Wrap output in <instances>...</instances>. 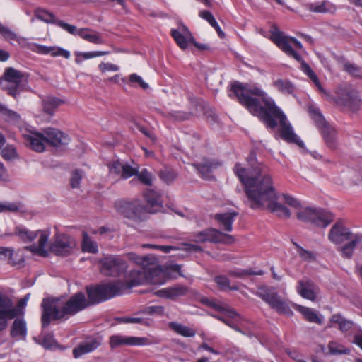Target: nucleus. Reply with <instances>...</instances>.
<instances>
[{
  "mask_svg": "<svg viewBox=\"0 0 362 362\" xmlns=\"http://www.w3.org/2000/svg\"><path fill=\"white\" fill-rule=\"evenodd\" d=\"M136 281H131L128 286L121 281H115L95 286H87L88 298L83 292L72 295L69 299L64 297H48L42 299L41 303V322L43 328L49 325L52 320H66L83 310L90 305L107 300L121 295L123 290L136 286Z\"/></svg>",
  "mask_w": 362,
  "mask_h": 362,
  "instance_id": "1",
  "label": "nucleus"
},
{
  "mask_svg": "<svg viewBox=\"0 0 362 362\" xmlns=\"http://www.w3.org/2000/svg\"><path fill=\"white\" fill-rule=\"evenodd\" d=\"M228 96L238 101L255 116H257L267 128L275 129L279 120V134L281 139L289 144H295L304 148V143L295 134L286 116L278 107L274 100L257 86L246 87L235 81L231 84Z\"/></svg>",
  "mask_w": 362,
  "mask_h": 362,
  "instance_id": "2",
  "label": "nucleus"
},
{
  "mask_svg": "<svg viewBox=\"0 0 362 362\" xmlns=\"http://www.w3.org/2000/svg\"><path fill=\"white\" fill-rule=\"evenodd\" d=\"M247 160L250 166L248 171L240 163H236L234 171L245 186L250 206L253 209L267 208L276 212L279 217L290 218V210L277 202L278 197L269 167L257 162L253 152L250 153Z\"/></svg>",
  "mask_w": 362,
  "mask_h": 362,
  "instance_id": "3",
  "label": "nucleus"
},
{
  "mask_svg": "<svg viewBox=\"0 0 362 362\" xmlns=\"http://www.w3.org/2000/svg\"><path fill=\"white\" fill-rule=\"evenodd\" d=\"M27 83L24 74L13 67L6 68L4 71L0 84L3 89L8 91V94L17 98L20 92Z\"/></svg>",
  "mask_w": 362,
  "mask_h": 362,
  "instance_id": "4",
  "label": "nucleus"
},
{
  "mask_svg": "<svg viewBox=\"0 0 362 362\" xmlns=\"http://www.w3.org/2000/svg\"><path fill=\"white\" fill-rule=\"evenodd\" d=\"M298 220L317 227L326 228L334 220L332 213L321 208L307 207L297 213Z\"/></svg>",
  "mask_w": 362,
  "mask_h": 362,
  "instance_id": "5",
  "label": "nucleus"
},
{
  "mask_svg": "<svg viewBox=\"0 0 362 362\" xmlns=\"http://www.w3.org/2000/svg\"><path fill=\"white\" fill-rule=\"evenodd\" d=\"M115 208L120 215L135 222L146 219L143 204L139 199L118 200L115 203Z\"/></svg>",
  "mask_w": 362,
  "mask_h": 362,
  "instance_id": "6",
  "label": "nucleus"
},
{
  "mask_svg": "<svg viewBox=\"0 0 362 362\" xmlns=\"http://www.w3.org/2000/svg\"><path fill=\"white\" fill-rule=\"evenodd\" d=\"M256 295L277 313L287 315L293 314V311L288 304L274 291L273 288L266 286H259L257 288Z\"/></svg>",
  "mask_w": 362,
  "mask_h": 362,
  "instance_id": "7",
  "label": "nucleus"
},
{
  "mask_svg": "<svg viewBox=\"0 0 362 362\" xmlns=\"http://www.w3.org/2000/svg\"><path fill=\"white\" fill-rule=\"evenodd\" d=\"M100 272L107 276H120L127 269L128 265L122 257L107 255L99 261Z\"/></svg>",
  "mask_w": 362,
  "mask_h": 362,
  "instance_id": "8",
  "label": "nucleus"
},
{
  "mask_svg": "<svg viewBox=\"0 0 362 362\" xmlns=\"http://www.w3.org/2000/svg\"><path fill=\"white\" fill-rule=\"evenodd\" d=\"M308 111L312 118L315 121L316 125L320 130L327 146L330 148H336L334 129L330 127L325 121L318 108L310 107Z\"/></svg>",
  "mask_w": 362,
  "mask_h": 362,
  "instance_id": "9",
  "label": "nucleus"
},
{
  "mask_svg": "<svg viewBox=\"0 0 362 362\" xmlns=\"http://www.w3.org/2000/svg\"><path fill=\"white\" fill-rule=\"evenodd\" d=\"M269 38L284 52L300 62L302 64V61H304L302 57L296 52L288 43V37L279 29L276 28L274 25L269 31Z\"/></svg>",
  "mask_w": 362,
  "mask_h": 362,
  "instance_id": "10",
  "label": "nucleus"
},
{
  "mask_svg": "<svg viewBox=\"0 0 362 362\" xmlns=\"http://www.w3.org/2000/svg\"><path fill=\"white\" fill-rule=\"evenodd\" d=\"M336 102L338 105L349 107L353 111L358 110L361 99L358 91L350 86L340 88L337 90Z\"/></svg>",
  "mask_w": 362,
  "mask_h": 362,
  "instance_id": "11",
  "label": "nucleus"
},
{
  "mask_svg": "<svg viewBox=\"0 0 362 362\" xmlns=\"http://www.w3.org/2000/svg\"><path fill=\"white\" fill-rule=\"evenodd\" d=\"M193 237L196 243H232L234 242V238L232 235L225 234L212 228L194 233Z\"/></svg>",
  "mask_w": 362,
  "mask_h": 362,
  "instance_id": "12",
  "label": "nucleus"
},
{
  "mask_svg": "<svg viewBox=\"0 0 362 362\" xmlns=\"http://www.w3.org/2000/svg\"><path fill=\"white\" fill-rule=\"evenodd\" d=\"M75 243L70 236L65 234H57L53 243L50 244L49 250L57 256L69 255Z\"/></svg>",
  "mask_w": 362,
  "mask_h": 362,
  "instance_id": "13",
  "label": "nucleus"
},
{
  "mask_svg": "<svg viewBox=\"0 0 362 362\" xmlns=\"http://www.w3.org/2000/svg\"><path fill=\"white\" fill-rule=\"evenodd\" d=\"M16 311L12 309L11 299L0 293V332L7 328L8 320L16 317Z\"/></svg>",
  "mask_w": 362,
  "mask_h": 362,
  "instance_id": "14",
  "label": "nucleus"
},
{
  "mask_svg": "<svg viewBox=\"0 0 362 362\" xmlns=\"http://www.w3.org/2000/svg\"><path fill=\"white\" fill-rule=\"evenodd\" d=\"M22 136L27 146L35 151L43 152L45 149V135L42 132L31 131L27 129H21Z\"/></svg>",
  "mask_w": 362,
  "mask_h": 362,
  "instance_id": "15",
  "label": "nucleus"
},
{
  "mask_svg": "<svg viewBox=\"0 0 362 362\" xmlns=\"http://www.w3.org/2000/svg\"><path fill=\"white\" fill-rule=\"evenodd\" d=\"M296 290L301 297L313 302L317 300L320 293L317 285L308 279L298 281Z\"/></svg>",
  "mask_w": 362,
  "mask_h": 362,
  "instance_id": "16",
  "label": "nucleus"
},
{
  "mask_svg": "<svg viewBox=\"0 0 362 362\" xmlns=\"http://www.w3.org/2000/svg\"><path fill=\"white\" fill-rule=\"evenodd\" d=\"M42 131L45 135L46 144L56 148L66 146L71 140L68 134L55 128L48 127Z\"/></svg>",
  "mask_w": 362,
  "mask_h": 362,
  "instance_id": "17",
  "label": "nucleus"
},
{
  "mask_svg": "<svg viewBox=\"0 0 362 362\" xmlns=\"http://www.w3.org/2000/svg\"><path fill=\"white\" fill-rule=\"evenodd\" d=\"M110 346L112 349L122 346H142L148 344L146 337H126L119 334L112 335L109 339Z\"/></svg>",
  "mask_w": 362,
  "mask_h": 362,
  "instance_id": "18",
  "label": "nucleus"
},
{
  "mask_svg": "<svg viewBox=\"0 0 362 362\" xmlns=\"http://www.w3.org/2000/svg\"><path fill=\"white\" fill-rule=\"evenodd\" d=\"M144 197L146 204H143V207L146 216L148 214H155L161 209L162 200L158 192L151 189H147L144 192Z\"/></svg>",
  "mask_w": 362,
  "mask_h": 362,
  "instance_id": "19",
  "label": "nucleus"
},
{
  "mask_svg": "<svg viewBox=\"0 0 362 362\" xmlns=\"http://www.w3.org/2000/svg\"><path fill=\"white\" fill-rule=\"evenodd\" d=\"M170 35L177 45L182 50L187 49L193 38L192 33L184 24H181L176 29H172Z\"/></svg>",
  "mask_w": 362,
  "mask_h": 362,
  "instance_id": "20",
  "label": "nucleus"
},
{
  "mask_svg": "<svg viewBox=\"0 0 362 362\" xmlns=\"http://www.w3.org/2000/svg\"><path fill=\"white\" fill-rule=\"evenodd\" d=\"M221 165V163L216 159L204 158L200 163H193V166L198 170L201 177L205 180H213L214 177L212 172Z\"/></svg>",
  "mask_w": 362,
  "mask_h": 362,
  "instance_id": "21",
  "label": "nucleus"
},
{
  "mask_svg": "<svg viewBox=\"0 0 362 362\" xmlns=\"http://www.w3.org/2000/svg\"><path fill=\"white\" fill-rule=\"evenodd\" d=\"M353 234L346 229L341 222L334 223L328 235L329 240L335 244H341L353 238Z\"/></svg>",
  "mask_w": 362,
  "mask_h": 362,
  "instance_id": "22",
  "label": "nucleus"
},
{
  "mask_svg": "<svg viewBox=\"0 0 362 362\" xmlns=\"http://www.w3.org/2000/svg\"><path fill=\"white\" fill-rule=\"evenodd\" d=\"M40 238L38 240V244H33L30 246L25 247V250L32 252L34 254H37L41 257H47L48 251L45 249V246L47 244L49 233L48 231L37 230Z\"/></svg>",
  "mask_w": 362,
  "mask_h": 362,
  "instance_id": "23",
  "label": "nucleus"
},
{
  "mask_svg": "<svg viewBox=\"0 0 362 362\" xmlns=\"http://www.w3.org/2000/svg\"><path fill=\"white\" fill-rule=\"evenodd\" d=\"M187 287L182 285H175L157 291V295L160 297H164L175 300L178 297L183 296L187 293Z\"/></svg>",
  "mask_w": 362,
  "mask_h": 362,
  "instance_id": "24",
  "label": "nucleus"
},
{
  "mask_svg": "<svg viewBox=\"0 0 362 362\" xmlns=\"http://www.w3.org/2000/svg\"><path fill=\"white\" fill-rule=\"evenodd\" d=\"M238 216V213L233 211L223 214H216L214 216V219L218 222L224 230L230 232L233 230V223Z\"/></svg>",
  "mask_w": 362,
  "mask_h": 362,
  "instance_id": "25",
  "label": "nucleus"
},
{
  "mask_svg": "<svg viewBox=\"0 0 362 362\" xmlns=\"http://www.w3.org/2000/svg\"><path fill=\"white\" fill-rule=\"evenodd\" d=\"M13 322L10 335L13 338H20L25 339L27 335V324L23 318L15 317Z\"/></svg>",
  "mask_w": 362,
  "mask_h": 362,
  "instance_id": "26",
  "label": "nucleus"
},
{
  "mask_svg": "<svg viewBox=\"0 0 362 362\" xmlns=\"http://www.w3.org/2000/svg\"><path fill=\"white\" fill-rule=\"evenodd\" d=\"M349 240V243L338 249L341 256L346 259H351L352 257L356 245L362 241V237L358 234H355L353 235V238Z\"/></svg>",
  "mask_w": 362,
  "mask_h": 362,
  "instance_id": "27",
  "label": "nucleus"
},
{
  "mask_svg": "<svg viewBox=\"0 0 362 362\" xmlns=\"http://www.w3.org/2000/svg\"><path fill=\"white\" fill-rule=\"evenodd\" d=\"M64 102L62 99L53 97L47 96L42 100L43 110L45 113L50 116H53L55 113L56 110Z\"/></svg>",
  "mask_w": 362,
  "mask_h": 362,
  "instance_id": "28",
  "label": "nucleus"
},
{
  "mask_svg": "<svg viewBox=\"0 0 362 362\" xmlns=\"http://www.w3.org/2000/svg\"><path fill=\"white\" fill-rule=\"evenodd\" d=\"M35 50L39 54H50L52 57L62 56L66 59H69L70 57V52L61 47H47L38 45H36Z\"/></svg>",
  "mask_w": 362,
  "mask_h": 362,
  "instance_id": "29",
  "label": "nucleus"
},
{
  "mask_svg": "<svg viewBox=\"0 0 362 362\" xmlns=\"http://www.w3.org/2000/svg\"><path fill=\"white\" fill-rule=\"evenodd\" d=\"M329 322L332 324H337L339 325V329L343 332L350 330L354 325L352 321L346 319L341 314L333 315L329 320Z\"/></svg>",
  "mask_w": 362,
  "mask_h": 362,
  "instance_id": "30",
  "label": "nucleus"
},
{
  "mask_svg": "<svg viewBox=\"0 0 362 362\" xmlns=\"http://www.w3.org/2000/svg\"><path fill=\"white\" fill-rule=\"evenodd\" d=\"M168 327L178 334L185 337H192L196 334L193 329L176 322H169Z\"/></svg>",
  "mask_w": 362,
  "mask_h": 362,
  "instance_id": "31",
  "label": "nucleus"
},
{
  "mask_svg": "<svg viewBox=\"0 0 362 362\" xmlns=\"http://www.w3.org/2000/svg\"><path fill=\"white\" fill-rule=\"evenodd\" d=\"M273 86L284 94H292L295 90L294 85L287 79H277L273 81Z\"/></svg>",
  "mask_w": 362,
  "mask_h": 362,
  "instance_id": "32",
  "label": "nucleus"
},
{
  "mask_svg": "<svg viewBox=\"0 0 362 362\" xmlns=\"http://www.w3.org/2000/svg\"><path fill=\"white\" fill-rule=\"evenodd\" d=\"M299 311L303 315L305 319L310 322H314L317 325H322V317H320L317 313L312 308L300 306Z\"/></svg>",
  "mask_w": 362,
  "mask_h": 362,
  "instance_id": "33",
  "label": "nucleus"
},
{
  "mask_svg": "<svg viewBox=\"0 0 362 362\" xmlns=\"http://www.w3.org/2000/svg\"><path fill=\"white\" fill-rule=\"evenodd\" d=\"M79 36L83 39L95 44H103V40L101 35L96 31L89 29H82L79 31Z\"/></svg>",
  "mask_w": 362,
  "mask_h": 362,
  "instance_id": "34",
  "label": "nucleus"
},
{
  "mask_svg": "<svg viewBox=\"0 0 362 362\" xmlns=\"http://www.w3.org/2000/svg\"><path fill=\"white\" fill-rule=\"evenodd\" d=\"M81 248L83 252L91 254H96L98 252L97 243L92 240L86 232H83Z\"/></svg>",
  "mask_w": 362,
  "mask_h": 362,
  "instance_id": "35",
  "label": "nucleus"
},
{
  "mask_svg": "<svg viewBox=\"0 0 362 362\" xmlns=\"http://www.w3.org/2000/svg\"><path fill=\"white\" fill-rule=\"evenodd\" d=\"M35 17L45 23H64L61 20H56L54 15L43 8H37L35 11Z\"/></svg>",
  "mask_w": 362,
  "mask_h": 362,
  "instance_id": "36",
  "label": "nucleus"
},
{
  "mask_svg": "<svg viewBox=\"0 0 362 362\" xmlns=\"http://www.w3.org/2000/svg\"><path fill=\"white\" fill-rule=\"evenodd\" d=\"M16 234L24 242H32L38 236V232L30 231L25 228L17 227Z\"/></svg>",
  "mask_w": 362,
  "mask_h": 362,
  "instance_id": "37",
  "label": "nucleus"
},
{
  "mask_svg": "<svg viewBox=\"0 0 362 362\" xmlns=\"http://www.w3.org/2000/svg\"><path fill=\"white\" fill-rule=\"evenodd\" d=\"M264 274V272L262 270L259 271H253L252 269H237L235 270H232L229 272V275L233 277L243 279L249 276L252 275H258L261 276Z\"/></svg>",
  "mask_w": 362,
  "mask_h": 362,
  "instance_id": "38",
  "label": "nucleus"
},
{
  "mask_svg": "<svg viewBox=\"0 0 362 362\" xmlns=\"http://www.w3.org/2000/svg\"><path fill=\"white\" fill-rule=\"evenodd\" d=\"M329 353L332 355L349 354L350 349L343 345L332 341L328 344Z\"/></svg>",
  "mask_w": 362,
  "mask_h": 362,
  "instance_id": "39",
  "label": "nucleus"
},
{
  "mask_svg": "<svg viewBox=\"0 0 362 362\" xmlns=\"http://www.w3.org/2000/svg\"><path fill=\"white\" fill-rule=\"evenodd\" d=\"M117 321L122 323H137L146 327H151L153 323L151 319L141 317H119L117 319Z\"/></svg>",
  "mask_w": 362,
  "mask_h": 362,
  "instance_id": "40",
  "label": "nucleus"
},
{
  "mask_svg": "<svg viewBox=\"0 0 362 362\" xmlns=\"http://www.w3.org/2000/svg\"><path fill=\"white\" fill-rule=\"evenodd\" d=\"M0 114L5 117L9 122H18L20 119V115L8 109L4 105L0 103Z\"/></svg>",
  "mask_w": 362,
  "mask_h": 362,
  "instance_id": "41",
  "label": "nucleus"
},
{
  "mask_svg": "<svg viewBox=\"0 0 362 362\" xmlns=\"http://www.w3.org/2000/svg\"><path fill=\"white\" fill-rule=\"evenodd\" d=\"M343 69L352 76L361 77L362 71L361 69L354 64L349 62H345L343 65Z\"/></svg>",
  "mask_w": 362,
  "mask_h": 362,
  "instance_id": "42",
  "label": "nucleus"
},
{
  "mask_svg": "<svg viewBox=\"0 0 362 362\" xmlns=\"http://www.w3.org/2000/svg\"><path fill=\"white\" fill-rule=\"evenodd\" d=\"M293 244L295 245L297 252L300 257L301 259L305 261H312L315 259V255L313 252L311 251L307 250L304 248H303L298 243L293 242Z\"/></svg>",
  "mask_w": 362,
  "mask_h": 362,
  "instance_id": "43",
  "label": "nucleus"
},
{
  "mask_svg": "<svg viewBox=\"0 0 362 362\" xmlns=\"http://www.w3.org/2000/svg\"><path fill=\"white\" fill-rule=\"evenodd\" d=\"M21 208V205L16 202H0V213L17 212Z\"/></svg>",
  "mask_w": 362,
  "mask_h": 362,
  "instance_id": "44",
  "label": "nucleus"
},
{
  "mask_svg": "<svg viewBox=\"0 0 362 362\" xmlns=\"http://www.w3.org/2000/svg\"><path fill=\"white\" fill-rule=\"evenodd\" d=\"M159 177L164 182L169 185L175 180L177 175L173 170L164 169L159 172Z\"/></svg>",
  "mask_w": 362,
  "mask_h": 362,
  "instance_id": "45",
  "label": "nucleus"
},
{
  "mask_svg": "<svg viewBox=\"0 0 362 362\" xmlns=\"http://www.w3.org/2000/svg\"><path fill=\"white\" fill-rule=\"evenodd\" d=\"M30 293L26 294L23 298H21L16 305V307H13V304L12 303V309H16L17 311L16 312V317H20L24 315V308L27 305V303L30 298Z\"/></svg>",
  "mask_w": 362,
  "mask_h": 362,
  "instance_id": "46",
  "label": "nucleus"
},
{
  "mask_svg": "<svg viewBox=\"0 0 362 362\" xmlns=\"http://www.w3.org/2000/svg\"><path fill=\"white\" fill-rule=\"evenodd\" d=\"M136 176L138 177V180L143 184L147 186L152 185V175L146 169H144L141 172L138 171V173L136 174Z\"/></svg>",
  "mask_w": 362,
  "mask_h": 362,
  "instance_id": "47",
  "label": "nucleus"
},
{
  "mask_svg": "<svg viewBox=\"0 0 362 362\" xmlns=\"http://www.w3.org/2000/svg\"><path fill=\"white\" fill-rule=\"evenodd\" d=\"M129 258L136 264H141L144 267L151 264L153 260V257L145 256L143 257H139L134 253L129 254Z\"/></svg>",
  "mask_w": 362,
  "mask_h": 362,
  "instance_id": "48",
  "label": "nucleus"
},
{
  "mask_svg": "<svg viewBox=\"0 0 362 362\" xmlns=\"http://www.w3.org/2000/svg\"><path fill=\"white\" fill-rule=\"evenodd\" d=\"M0 34L6 40L18 41V35L6 26L2 25H0Z\"/></svg>",
  "mask_w": 362,
  "mask_h": 362,
  "instance_id": "49",
  "label": "nucleus"
},
{
  "mask_svg": "<svg viewBox=\"0 0 362 362\" xmlns=\"http://www.w3.org/2000/svg\"><path fill=\"white\" fill-rule=\"evenodd\" d=\"M168 116L175 121L182 122L189 119L192 114L182 111H173L168 113Z\"/></svg>",
  "mask_w": 362,
  "mask_h": 362,
  "instance_id": "50",
  "label": "nucleus"
},
{
  "mask_svg": "<svg viewBox=\"0 0 362 362\" xmlns=\"http://www.w3.org/2000/svg\"><path fill=\"white\" fill-rule=\"evenodd\" d=\"M138 173V167H132L128 163H124L121 177L127 179Z\"/></svg>",
  "mask_w": 362,
  "mask_h": 362,
  "instance_id": "51",
  "label": "nucleus"
},
{
  "mask_svg": "<svg viewBox=\"0 0 362 362\" xmlns=\"http://www.w3.org/2000/svg\"><path fill=\"white\" fill-rule=\"evenodd\" d=\"M214 280L221 290H225L226 288H229L230 290H237V287H230V281L225 276H217L215 277Z\"/></svg>",
  "mask_w": 362,
  "mask_h": 362,
  "instance_id": "52",
  "label": "nucleus"
},
{
  "mask_svg": "<svg viewBox=\"0 0 362 362\" xmlns=\"http://www.w3.org/2000/svg\"><path fill=\"white\" fill-rule=\"evenodd\" d=\"M90 352H91V351L88 349L85 342H82L73 349V356L75 358H78L82 355Z\"/></svg>",
  "mask_w": 362,
  "mask_h": 362,
  "instance_id": "53",
  "label": "nucleus"
},
{
  "mask_svg": "<svg viewBox=\"0 0 362 362\" xmlns=\"http://www.w3.org/2000/svg\"><path fill=\"white\" fill-rule=\"evenodd\" d=\"M165 308L160 305H151L146 307L144 309L141 313L148 315H154L157 314L159 315H163L164 314Z\"/></svg>",
  "mask_w": 362,
  "mask_h": 362,
  "instance_id": "54",
  "label": "nucleus"
},
{
  "mask_svg": "<svg viewBox=\"0 0 362 362\" xmlns=\"http://www.w3.org/2000/svg\"><path fill=\"white\" fill-rule=\"evenodd\" d=\"M13 256V249L11 247H0V259L7 261L9 264L10 259Z\"/></svg>",
  "mask_w": 362,
  "mask_h": 362,
  "instance_id": "55",
  "label": "nucleus"
},
{
  "mask_svg": "<svg viewBox=\"0 0 362 362\" xmlns=\"http://www.w3.org/2000/svg\"><path fill=\"white\" fill-rule=\"evenodd\" d=\"M82 178L81 170H76L71 174L70 184L72 188H76L79 186Z\"/></svg>",
  "mask_w": 362,
  "mask_h": 362,
  "instance_id": "56",
  "label": "nucleus"
},
{
  "mask_svg": "<svg viewBox=\"0 0 362 362\" xmlns=\"http://www.w3.org/2000/svg\"><path fill=\"white\" fill-rule=\"evenodd\" d=\"M54 342V335L51 333H47L42 336V345L45 349H50Z\"/></svg>",
  "mask_w": 362,
  "mask_h": 362,
  "instance_id": "57",
  "label": "nucleus"
},
{
  "mask_svg": "<svg viewBox=\"0 0 362 362\" xmlns=\"http://www.w3.org/2000/svg\"><path fill=\"white\" fill-rule=\"evenodd\" d=\"M24 262V259L22 255H20L18 252H15L13 250V256L12 259L11 258L9 260V264L12 266H19L21 267Z\"/></svg>",
  "mask_w": 362,
  "mask_h": 362,
  "instance_id": "58",
  "label": "nucleus"
},
{
  "mask_svg": "<svg viewBox=\"0 0 362 362\" xmlns=\"http://www.w3.org/2000/svg\"><path fill=\"white\" fill-rule=\"evenodd\" d=\"M123 164V163L119 160L113 162L112 165L110 166V172L111 173H115L117 175H121L122 172Z\"/></svg>",
  "mask_w": 362,
  "mask_h": 362,
  "instance_id": "59",
  "label": "nucleus"
},
{
  "mask_svg": "<svg viewBox=\"0 0 362 362\" xmlns=\"http://www.w3.org/2000/svg\"><path fill=\"white\" fill-rule=\"evenodd\" d=\"M129 81L131 83H137L140 85V86L143 89H147L148 88V85L147 83L144 82L141 76L136 75V74H131L129 76Z\"/></svg>",
  "mask_w": 362,
  "mask_h": 362,
  "instance_id": "60",
  "label": "nucleus"
},
{
  "mask_svg": "<svg viewBox=\"0 0 362 362\" xmlns=\"http://www.w3.org/2000/svg\"><path fill=\"white\" fill-rule=\"evenodd\" d=\"M283 197H284L285 202L286 204H288V205H290L291 206L296 208V209H298L300 206V204L299 201L297 200L296 198H294L290 195L286 194H284Z\"/></svg>",
  "mask_w": 362,
  "mask_h": 362,
  "instance_id": "61",
  "label": "nucleus"
},
{
  "mask_svg": "<svg viewBox=\"0 0 362 362\" xmlns=\"http://www.w3.org/2000/svg\"><path fill=\"white\" fill-rule=\"evenodd\" d=\"M62 29L75 35H79V31L83 28L78 29L76 26L71 24H58Z\"/></svg>",
  "mask_w": 362,
  "mask_h": 362,
  "instance_id": "62",
  "label": "nucleus"
},
{
  "mask_svg": "<svg viewBox=\"0 0 362 362\" xmlns=\"http://www.w3.org/2000/svg\"><path fill=\"white\" fill-rule=\"evenodd\" d=\"M199 16L208 23H217L211 12L203 10L199 12Z\"/></svg>",
  "mask_w": 362,
  "mask_h": 362,
  "instance_id": "63",
  "label": "nucleus"
},
{
  "mask_svg": "<svg viewBox=\"0 0 362 362\" xmlns=\"http://www.w3.org/2000/svg\"><path fill=\"white\" fill-rule=\"evenodd\" d=\"M3 158L6 160H11L16 156V150L13 148H4L1 151Z\"/></svg>",
  "mask_w": 362,
  "mask_h": 362,
  "instance_id": "64",
  "label": "nucleus"
}]
</instances>
